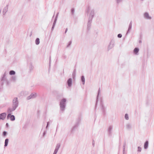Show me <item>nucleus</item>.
<instances>
[{
  "label": "nucleus",
  "instance_id": "f257e3e1",
  "mask_svg": "<svg viewBox=\"0 0 154 154\" xmlns=\"http://www.w3.org/2000/svg\"><path fill=\"white\" fill-rule=\"evenodd\" d=\"M13 103H14V105H15V107H14V108L11 109H9L8 110V112H11L12 111L14 110L15 109L16 107V104L17 103V98H15L14 100H13Z\"/></svg>",
  "mask_w": 154,
  "mask_h": 154
},
{
  "label": "nucleus",
  "instance_id": "f03ea898",
  "mask_svg": "<svg viewBox=\"0 0 154 154\" xmlns=\"http://www.w3.org/2000/svg\"><path fill=\"white\" fill-rule=\"evenodd\" d=\"M66 101V100L65 99H63L60 102V106L61 108H63L64 107L65 103Z\"/></svg>",
  "mask_w": 154,
  "mask_h": 154
},
{
  "label": "nucleus",
  "instance_id": "7ed1b4c3",
  "mask_svg": "<svg viewBox=\"0 0 154 154\" xmlns=\"http://www.w3.org/2000/svg\"><path fill=\"white\" fill-rule=\"evenodd\" d=\"M5 113H3L0 114V119L4 120L6 117Z\"/></svg>",
  "mask_w": 154,
  "mask_h": 154
},
{
  "label": "nucleus",
  "instance_id": "20e7f679",
  "mask_svg": "<svg viewBox=\"0 0 154 154\" xmlns=\"http://www.w3.org/2000/svg\"><path fill=\"white\" fill-rule=\"evenodd\" d=\"M36 95H37V94L35 93H34L32 94H31L30 95V96L29 97H28L27 99L28 100H29L31 98L35 97H36Z\"/></svg>",
  "mask_w": 154,
  "mask_h": 154
},
{
  "label": "nucleus",
  "instance_id": "39448f33",
  "mask_svg": "<svg viewBox=\"0 0 154 154\" xmlns=\"http://www.w3.org/2000/svg\"><path fill=\"white\" fill-rule=\"evenodd\" d=\"M10 118V119L11 121H14L15 120L14 116L13 115H11L10 114H9L7 116L8 118Z\"/></svg>",
  "mask_w": 154,
  "mask_h": 154
},
{
  "label": "nucleus",
  "instance_id": "423d86ee",
  "mask_svg": "<svg viewBox=\"0 0 154 154\" xmlns=\"http://www.w3.org/2000/svg\"><path fill=\"white\" fill-rule=\"evenodd\" d=\"M68 84L69 86H70L72 84V79H69L68 81Z\"/></svg>",
  "mask_w": 154,
  "mask_h": 154
},
{
  "label": "nucleus",
  "instance_id": "0eeeda50",
  "mask_svg": "<svg viewBox=\"0 0 154 154\" xmlns=\"http://www.w3.org/2000/svg\"><path fill=\"white\" fill-rule=\"evenodd\" d=\"M148 141H146L145 144H144V148L145 149H147L148 147Z\"/></svg>",
  "mask_w": 154,
  "mask_h": 154
},
{
  "label": "nucleus",
  "instance_id": "6e6552de",
  "mask_svg": "<svg viewBox=\"0 0 154 154\" xmlns=\"http://www.w3.org/2000/svg\"><path fill=\"white\" fill-rule=\"evenodd\" d=\"M139 51V49L137 48H135L134 51V53H135L136 54H137V53Z\"/></svg>",
  "mask_w": 154,
  "mask_h": 154
},
{
  "label": "nucleus",
  "instance_id": "1a4fd4ad",
  "mask_svg": "<svg viewBox=\"0 0 154 154\" xmlns=\"http://www.w3.org/2000/svg\"><path fill=\"white\" fill-rule=\"evenodd\" d=\"M144 16L146 18L148 19H150V17H149V14L147 13H145L144 14Z\"/></svg>",
  "mask_w": 154,
  "mask_h": 154
},
{
  "label": "nucleus",
  "instance_id": "9d476101",
  "mask_svg": "<svg viewBox=\"0 0 154 154\" xmlns=\"http://www.w3.org/2000/svg\"><path fill=\"white\" fill-rule=\"evenodd\" d=\"M8 139H6L5 140V146H7L8 143Z\"/></svg>",
  "mask_w": 154,
  "mask_h": 154
},
{
  "label": "nucleus",
  "instance_id": "9b49d317",
  "mask_svg": "<svg viewBox=\"0 0 154 154\" xmlns=\"http://www.w3.org/2000/svg\"><path fill=\"white\" fill-rule=\"evenodd\" d=\"M39 39L38 38H37L35 40V43L36 45H38L39 43Z\"/></svg>",
  "mask_w": 154,
  "mask_h": 154
},
{
  "label": "nucleus",
  "instance_id": "f8f14e48",
  "mask_svg": "<svg viewBox=\"0 0 154 154\" xmlns=\"http://www.w3.org/2000/svg\"><path fill=\"white\" fill-rule=\"evenodd\" d=\"M82 81V82H83V84H85V78L84 77V76H82L81 78Z\"/></svg>",
  "mask_w": 154,
  "mask_h": 154
},
{
  "label": "nucleus",
  "instance_id": "ddd939ff",
  "mask_svg": "<svg viewBox=\"0 0 154 154\" xmlns=\"http://www.w3.org/2000/svg\"><path fill=\"white\" fill-rule=\"evenodd\" d=\"M15 74V72L13 70H11L10 72V74L11 75H14Z\"/></svg>",
  "mask_w": 154,
  "mask_h": 154
},
{
  "label": "nucleus",
  "instance_id": "4468645a",
  "mask_svg": "<svg viewBox=\"0 0 154 154\" xmlns=\"http://www.w3.org/2000/svg\"><path fill=\"white\" fill-rule=\"evenodd\" d=\"M125 117L126 119L128 120V115L127 114H126L125 116Z\"/></svg>",
  "mask_w": 154,
  "mask_h": 154
},
{
  "label": "nucleus",
  "instance_id": "2eb2a0df",
  "mask_svg": "<svg viewBox=\"0 0 154 154\" xmlns=\"http://www.w3.org/2000/svg\"><path fill=\"white\" fill-rule=\"evenodd\" d=\"M118 36L119 38H121L122 36V35L121 34H119L118 35Z\"/></svg>",
  "mask_w": 154,
  "mask_h": 154
},
{
  "label": "nucleus",
  "instance_id": "dca6fc26",
  "mask_svg": "<svg viewBox=\"0 0 154 154\" xmlns=\"http://www.w3.org/2000/svg\"><path fill=\"white\" fill-rule=\"evenodd\" d=\"M6 132H5V131H4L3 132V135L4 136H5L6 135Z\"/></svg>",
  "mask_w": 154,
  "mask_h": 154
},
{
  "label": "nucleus",
  "instance_id": "f3484780",
  "mask_svg": "<svg viewBox=\"0 0 154 154\" xmlns=\"http://www.w3.org/2000/svg\"><path fill=\"white\" fill-rule=\"evenodd\" d=\"M138 151H139L140 152L141 151V148L140 147H138Z\"/></svg>",
  "mask_w": 154,
  "mask_h": 154
},
{
  "label": "nucleus",
  "instance_id": "a211bd4d",
  "mask_svg": "<svg viewBox=\"0 0 154 154\" xmlns=\"http://www.w3.org/2000/svg\"><path fill=\"white\" fill-rule=\"evenodd\" d=\"M66 31H67V29H66V32H66Z\"/></svg>",
  "mask_w": 154,
  "mask_h": 154
}]
</instances>
